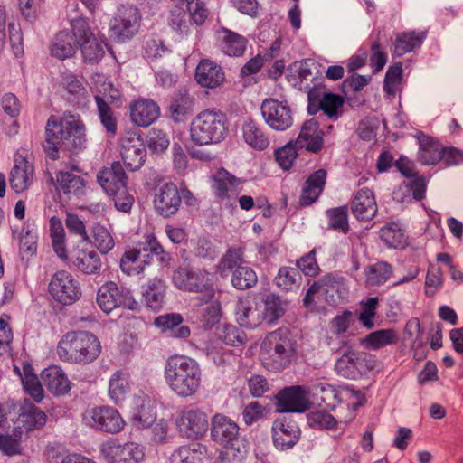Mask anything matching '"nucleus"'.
<instances>
[{
	"mask_svg": "<svg viewBox=\"0 0 463 463\" xmlns=\"http://www.w3.org/2000/svg\"><path fill=\"white\" fill-rule=\"evenodd\" d=\"M77 49L71 33L68 31H60L50 45V53L59 60H65L72 57Z\"/></svg>",
	"mask_w": 463,
	"mask_h": 463,
	"instance_id": "obj_40",
	"label": "nucleus"
},
{
	"mask_svg": "<svg viewBox=\"0 0 463 463\" xmlns=\"http://www.w3.org/2000/svg\"><path fill=\"white\" fill-rule=\"evenodd\" d=\"M106 43L98 36L86 42L79 48L83 58V61L90 64L99 63L105 55Z\"/></svg>",
	"mask_w": 463,
	"mask_h": 463,
	"instance_id": "obj_53",
	"label": "nucleus"
},
{
	"mask_svg": "<svg viewBox=\"0 0 463 463\" xmlns=\"http://www.w3.org/2000/svg\"><path fill=\"white\" fill-rule=\"evenodd\" d=\"M28 148L20 147L14 156V166L10 172L9 183L15 193L27 190L33 184L34 166L30 159Z\"/></svg>",
	"mask_w": 463,
	"mask_h": 463,
	"instance_id": "obj_15",
	"label": "nucleus"
},
{
	"mask_svg": "<svg viewBox=\"0 0 463 463\" xmlns=\"http://www.w3.org/2000/svg\"><path fill=\"white\" fill-rule=\"evenodd\" d=\"M402 65L401 62L390 66L386 71L383 90L388 96L395 97L402 91Z\"/></svg>",
	"mask_w": 463,
	"mask_h": 463,
	"instance_id": "obj_60",
	"label": "nucleus"
},
{
	"mask_svg": "<svg viewBox=\"0 0 463 463\" xmlns=\"http://www.w3.org/2000/svg\"><path fill=\"white\" fill-rule=\"evenodd\" d=\"M365 283L374 287L384 284L392 275V266L385 261H379L367 266L364 269Z\"/></svg>",
	"mask_w": 463,
	"mask_h": 463,
	"instance_id": "obj_47",
	"label": "nucleus"
},
{
	"mask_svg": "<svg viewBox=\"0 0 463 463\" xmlns=\"http://www.w3.org/2000/svg\"><path fill=\"white\" fill-rule=\"evenodd\" d=\"M427 36L425 31H405L396 33L393 43V55L401 57L421 46Z\"/></svg>",
	"mask_w": 463,
	"mask_h": 463,
	"instance_id": "obj_35",
	"label": "nucleus"
},
{
	"mask_svg": "<svg viewBox=\"0 0 463 463\" xmlns=\"http://www.w3.org/2000/svg\"><path fill=\"white\" fill-rule=\"evenodd\" d=\"M399 335L395 329L386 328L369 333L360 340V344L369 350H379L398 342Z\"/></svg>",
	"mask_w": 463,
	"mask_h": 463,
	"instance_id": "obj_38",
	"label": "nucleus"
},
{
	"mask_svg": "<svg viewBox=\"0 0 463 463\" xmlns=\"http://www.w3.org/2000/svg\"><path fill=\"white\" fill-rule=\"evenodd\" d=\"M85 180L71 172L59 171L56 173L55 188L58 193H62L68 198L80 196L84 194Z\"/></svg>",
	"mask_w": 463,
	"mask_h": 463,
	"instance_id": "obj_31",
	"label": "nucleus"
},
{
	"mask_svg": "<svg viewBox=\"0 0 463 463\" xmlns=\"http://www.w3.org/2000/svg\"><path fill=\"white\" fill-rule=\"evenodd\" d=\"M379 299L377 297H372L361 303V312L359 315L360 323L367 329L374 327V317L378 307Z\"/></svg>",
	"mask_w": 463,
	"mask_h": 463,
	"instance_id": "obj_63",
	"label": "nucleus"
},
{
	"mask_svg": "<svg viewBox=\"0 0 463 463\" xmlns=\"http://www.w3.org/2000/svg\"><path fill=\"white\" fill-rule=\"evenodd\" d=\"M215 276L205 269L179 268L174 271L173 282L182 290L200 294L203 303L215 297Z\"/></svg>",
	"mask_w": 463,
	"mask_h": 463,
	"instance_id": "obj_7",
	"label": "nucleus"
},
{
	"mask_svg": "<svg viewBox=\"0 0 463 463\" xmlns=\"http://www.w3.org/2000/svg\"><path fill=\"white\" fill-rule=\"evenodd\" d=\"M271 431L273 444L281 451L292 449L298 442L301 435L297 422L287 417L275 420Z\"/></svg>",
	"mask_w": 463,
	"mask_h": 463,
	"instance_id": "obj_18",
	"label": "nucleus"
},
{
	"mask_svg": "<svg viewBox=\"0 0 463 463\" xmlns=\"http://www.w3.org/2000/svg\"><path fill=\"white\" fill-rule=\"evenodd\" d=\"M265 122L275 130L284 131L293 124V114L287 102L266 99L260 107Z\"/></svg>",
	"mask_w": 463,
	"mask_h": 463,
	"instance_id": "obj_17",
	"label": "nucleus"
},
{
	"mask_svg": "<svg viewBox=\"0 0 463 463\" xmlns=\"http://www.w3.org/2000/svg\"><path fill=\"white\" fill-rule=\"evenodd\" d=\"M194 104V99L186 91L176 93L168 107L170 118L176 123L184 121L193 110Z\"/></svg>",
	"mask_w": 463,
	"mask_h": 463,
	"instance_id": "obj_42",
	"label": "nucleus"
},
{
	"mask_svg": "<svg viewBox=\"0 0 463 463\" xmlns=\"http://www.w3.org/2000/svg\"><path fill=\"white\" fill-rule=\"evenodd\" d=\"M164 378L169 389L178 397L195 395L203 381V370L199 363L184 354H174L167 358Z\"/></svg>",
	"mask_w": 463,
	"mask_h": 463,
	"instance_id": "obj_2",
	"label": "nucleus"
},
{
	"mask_svg": "<svg viewBox=\"0 0 463 463\" xmlns=\"http://www.w3.org/2000/svg\"><path fill=\"white\" fill-rule=\"evenodd\" d=\"M324 131L317 120L311 118L303 123L300 132L294 141L299 149L318 153L324 146Z\"/></svg>",
	"mask_w": 463,
	"mask_h": 463,
	"instance_id": "obj_23",
	"label": "nucleus"
},
{
	"mask_svg": "<svg viewBox=\"0 0 463 463\" xmlns=\"http://www.w3.org/2000/svg\"><path fill=\"white\" fill-rule=\"evenodd\" d=\"M217 48L230 57H241L244 54L248 40L224 26L216 29L214 33Z\"/></svg>",
	"mask_w": 463,
	"mask_h": 463,
	"instance_id": "obj_20",
	"label": "nucleus"
},
{
	"mask_svg": "<svg viewBox=\"0 0 463 463\" xmlns=\"http://www.w3.org/2000/svg\"><path fill=\"white\" fill-rule=\"evenodd\" d=\"M85 425L95 430L117 434L125 426V420L118 411L109 405H100L90 408L82 415Z\"/></svg>",
	"mask_w": 463,
	"mask_h": 463,
	"instance_id": "obj_11",
	"label": "nucleus"
},
{
	"mask_svg": "<svg viewBox=\"0 0 463 463\" xmlns=\"http://www.w3.org/2000/svg\"><path fill=\"white\" fill-rule=\"evenodd\" d=\"M86 145V128L80 117L51 115L48 118L43 149L50 159H58L60 150L78 154Z\"/></svg>",
	"mask_w": 463,
	"mask_h": 463,
	"instance_id": "obj_1",
	"label": "nucleus"
},
{
	"mask_svg": "<svg viewBox=\"0 0 463 463\" xmlns=\"http://www.w3.org/2000/svg\"><path fill=\"white\" fill-rule=\"evenodd\" d=\"M96 301L105 313L121 307L130 310H137L139 307L131 290L124 286H118L113 281H108L99 288Z\"/></svg>",
	"mask_w": 463,
	"mask_h": 463,
	"instance_id": "obj_10",
	"label": "nucleus"
},
{
	"mask_svg": "<svg viewBox=\"0 0 463 463\" xmlns=\"http://www.w3.org/2000/svg\"><path fill=\"white\" fill-rule=\"evenodd\" d=\"M195 80L205 88H216L225 80L222 68L211 60H202L195 70Z\"/></svg>",
	"mask_w": 463,
	"mask_h": 463,
	"instance_id": "obj_29",
	"label": "nucleus"
},
{
	"mask_svg": "<svg viewBox=\"0 0 463 463\" xmlns=\"http://www.w3.org/2000/svg\"><path fill=\"white\" fill-rule=\"evenodd\" d=\"M326 214L328 218L330 229L342 232L345 234L349 232L347 206L344 205L328 209Z\"/></svg>",
	"mask_w": 463,
	"mask_h": 463,
	"instance_id": "obj_61",
	"label": "nucleus"
},
{
	"mask_svg": "<svg viewBox=\"0 0 463 463\" xmlns=\"http://www.w3.org/2000/svg\"><path fill=\"white\" fill-rule=\"evenodd\" d=\"M232 286L241 290L252 288L257 282L255 271L248 266L242 265L238 269H234L232 276Z\"/></svg>",
	"mask_w": 463,
	"mask_h": 463,
	"instance_id": "obj_62",
	"label": "nucleus"
},
{
	"mask_svg": "<svg viewBox=\"0 0 463 463\" xmlns=\"http://www.w3.org/2000/svg\"><path fill=\"white\" fill-rule=\"evenodd\" d=\"M239 426L228 416L216 413L212 418L211 438L221 445H228L237 439Z\"/></svg>",
	"mask_w": 463,
	"mask_h": 463,
	"instance_id": "obj_25",
	"label": "nucleus"
},
{
	"mask_svg": "<svg viewBox=\"0 0 463 463\" xmlns=\"http://www.w3.org/2000/svg\"><path fill=\"white\" fill-rule=\"evenodd\" d=\"M101 254H108L115 247L111 232L103 225L96 223L91 228L90 242Z\"/></svg>",
	"mask_w": 463,
	"mask_h": 463,
	"instance_id": "obj_51",
	"label": "nucleus"
},
{
	"mask_svg": "<svg viewBox=\"0 0 463 463\" xmlns=\"http://www.w3.org/2000/svg\"><path fill=\"white\" fill-rule=\"evenodd\" d=\"M42 379L47 390L55 396L64 395L71 390V382L58 366L45 368L42 372Z\"/></svg>",
	"mask_w": 463,
	"mask_h": 463,
	"instance_id": "obj_34",
	"label": "nucleus"
},
{
	"mask_svg": "<svg viewBox=\"0 0 463 463\" xmlns=\"http://www.w3.org/2000/svg\"><path fill=\"white\" fill-rule=\"evenodd\" d=\"M120 156L130 171L138 170L146 158V148L140 136L129 134L121 138Z\"/></svg>",
	"mask_w": 463,
	"mask_h": 463,
	"instance_id": "obj_19",
	"label": "nucleus"
},
{
	"mask_svg": "<svg viewBox=\"0 0 463 463\" xmlns=\"http://www.w3.org/2000/svg\"><path fill=\"white\" fill-rule=\"evenodd\" d=\"M148 257L149 254L144 252L143 247L139 249H130L123 254L120 260V269L128 275L137 274L143 269L141 263H149V261L146 260V258Z\"/></svg>",
	"mask_w": 463,
	"mask_h": 463,
	"instance_id": "obj_45",
	"label": "nucleus"
},
{
	"mask_svg": "<svg viewBox=\"0 0 463 463\" xmlns=\"http://www.w3.org/2000/svg\"><path fill=\"white\" fill-rule=\"evenodd\" d=\"M296 356V342L288 328L269 332L261 342L260 357L269 371H283L290 366Z\"/></svg>",
	"mask_w": 463,
	"mask_h": 463,
	"instance_id": "obj_3",
	"label": "nucleus"
},
{
	"mask_svg": "<svg viewBox=\"0 0 463 463\" xmlns=\"http://www.w3.org/2000/svg\"><path fill=\"white\" fill-rule=\"evenodd\" d=\"M136 403L137 409L133 415V420L138 425V428L150 426L156 419L154 410L150 405V399L146 395L138 396L136 398Z\"/></svg>",
	"mask_w": 463,
	"mask_h": 463,
	"instance_id": "obj_57",
	"label": "nucleus"
},
{
	"mask_svg": "<svg viewBox=\"0 0 463 463\" xmlns=\"http://www.w3.org/2000/svg\"><path fill=\"white\" fill-rule=\"evenodd\" d=\"M344 105V97L339 94L326 92L322 96L318 109L330 119L336 120L343 114Z\"/></svg>",
	"mask_w": 463,
	"mask_h": 463,
	"instance_id": "obj_52",
	"label": "nucleus"
},
{
	"mask_svg": "<svg viewBox=\"0 0 463 463\" xmlns=\"http://www.w3.org/2000/svg\"><path fill=\"white\" fill-rule=\"evenodd\" d=\"M49 232L53 250L60 259L67 260L66 234L61 220L59 217L52 216L50 218Z\"/></svg>",
	"mask_w": 463,
	"mask_h": 463,
	"instance_id": "obj_43",
	"label": "nucleus"
},
{
	"mask_svg": "<svg viewBox=\"0 0 463 463\" xmlns=\"http://www.w3.org/2000/svg\"><path fill=\"white\" fill-rule=\"evenodd\" d=\"M263 320L268 324H272L283 317L286 312L288 303L280 297L275 294L267 295L264 299Z\"/></svg>",
	"mask_w": 463,
	"mask_h": 463,
	"instance_id": "obj_50",
	"label": "nucleus"
},
{
	"mask_svg": "<svg viewBox=\"0 0 463 463\" xmlns=\"http://www.w3.org/2000/svg\"><path fill=\"white\" fill-rule=\"evenodd\" d=\"M298 149L296 143L291 141L275 151L276 161L281 168L288 170L292 167L298 156Z\"/></svg>",
	"mask_w": 463,
	"mask_h": 463,
	"instance_id": "obj_64",
	"label": "nucleus"
},
{
	"mask_svg": "<svg viewBox=\"0 0 463 463\" xmlns=\"http://www.w3.org/2000/svg\"><path fill=\"white\" fill-rule=\"evenodd\" d=\"M141 20V13L136 5H121L109 23L110 39L118 43L131 40L137 33Z\"/></svg>",
	"mask_w": 463,
	"mask_h": 463,
	"instance_id": "obj_9",
	"label": "nucleus"
},
{
	"mask_svg": "<svg viewBox=\"0 0 463 463\" xmlns=\"http://www.w3.org/2000/svg\"><path fill=\"white\" fill-rule=\"evenodd\" d=\"M182 198L177 186L173 183L164 184L155 194L156 211L164 217H170L177 213Z\"/></svg>",
	"mask_w": 463,
	"mask_h": 463,
	"instance_id": "obj_21",
	"label": "nucleus"
},
{
	"mask_svg": "<svg viewBox=\"0 0 463 463\" xmlns=\"http://www.w3.org/2000/svg\"><path fill=\"white\" fill-rule=\"evenodd\" d=\"M100 453L108 463H140L145 457L143 446L135 442L120 444L115 439L103 442Z\"/></svg>",
	"mask_w": 463,
	"mask_h": 463,
	"instance_id": "obj_13",
	"label": "nucleus"
},
{
	"mask_svg": "<svg viewBox=\"0 0 463 463\" xmlns=\"http://www.w3.org/2000/svg\"><path fill=\"white\" fill-rule=\"evenodd\" d=\"M71 33L77 48L97 36L91 30L88 20L83 17H78L71 21Z\"/></svg>",
	"mask_w": 463,
	"mask_h": 463,
	"instance_id": "obj_59",
	"label": "nucleus"
},
{
	"mask_svg": "<svg viewBox=\"0 0 463 463\" xmlns=\"http://www.w3.org/2000/svg\"><path fill=\"white\" fill-rule=\"evenodd\" d=\"M129 391L130 385L128 373L122 371L115 372L109 380V396L110 400L115 404H118L126 400Z\"/></svg>",
	"mask_w": 463,
	"mask_h": 463,
	"instance_id": "obj_44",
	"label": "nucleus"
},
{
	"mask_svg": "<svg viewBox=\"0 0 463 463\" xmlns=\"http://www.w3.org/2000/svg\"><path fill=\"white\" fill-rule=\"evenodd\" d=\"M167 24L181 38L189 35L191 33L192 24L187 20L185 10L179 5H175L169 11Z\"/></svg>",
	"mask_w": 463,
	"mask_h": 463,
	"instance_id": "obj_48",
	"label": "nucleus"
},
{
	"mask_svg": "<svg viewBox=\"0 0 463 463\" xmlns=\"http://www.w3.org/2000/svg\"><path fill=\"white\" fill-rule=\"evenodd\" d=\"M244 263L242 249L232 247L222 257L217 265V270L222 277H226L229 273H233L234 269H238Z\"/></svg>",
	"mask_w": 463,
	"mask_h": 463,
	"instance_id": "obj_49",
	"label": "nucleus"
},
{
	"mask_svg": "<svg viewBox=\"0 0 463 463\" xmlns=\"http://www.w3.org/2000/svg\"><path fill=\"white\" fill-rule=\"evenodd\" d=\"M48 289L52 297L63 305L74 303L81 295L79 281L66 270H59L52 275Z\"/></svg>",
	"mask_w": 463,
	"mask_h": 463,
	"instance_id": "obj_14",
	"label": "nucleus"
},
{
	"mask_svg": "<svg viewBox=\"0 0 463 463\" xmlns=\"http://www.w3.org/2000/svg\"><path fill=\"white\" fill-rule=\"evenodd\" d=\"M67 260L79 271L87 275L99 273L102 267L101 259L98 252L90 248L85 249L77 246L68 255Z\"/></svg>",
	"mask_w": 463,
	"mask_h": 463,
	"instance_id": "obj_24",
	"label": "nucleus"
},
{
	"mask_svg": "<svg viewBox=\"0 0 463 463\" xmlns=\"http://www.w3.org/2000/svg\"><path fill=\"white\" fill-rule=\"evenodd\" d=\"M242 137L247 145L257 150H264L269 146V136L262 126L250 118L242 126Z\"/></svg>",
	"mask_w": 463,
	"mask_h": 463,
	"instance_id": "obj_37",
	"label": "nucleus"
},
{
	"mask_svg": "<svg viewBox=\"0 0 463 463\" xmlns=\"http://www.w3.org/2000/svg\"><path fill=\"white\" fill-rule=\"evenodd\" d=\"M97 180L105 193L112 198L117 210L129 213L134 197L127 187V175L119 162H113L109 167L101 169Z\"/></svg>",
	"mask_w": 463,
	"mask_h": 463,
	"instance_id": "obj_6",
	"label": "nucleus"
},
{
	"mask_svg": "<svg viewBox=\"0 0 463 463\" xmlns=\"http://www.w3.org/2000/svg\"><path fill=\"white\" fill-rule=\"evenodd\" d=\"M228 133L226 115L217 109L199 112L190 125V137L197 146L221 143Z\"/></svg>",
	"mask_w": 463,
	"mask_h": 463,
	"instance_id": "obj_5",
	"label": "nucleus"
},
{
	"mask_svg": "<svg viewBox=\"0 0 463 463\" xmlns=\"http://www.w3.org/2000/svg\"><path fill=\"white\" fill-rule=\"evenodd\" d=\"M327 178V172L320 168L308 175L302 185L299 204L309 206L317 201L323 193Z\"/></svg>",
	"mask_w": 463,
	"mask_h": 463,
	"instance_id": "obj_28",
	"label": "nucleus"
},
{
	"mask_svg": "<svg viewBox=\"0 0 463 463\" xmlns=\"http://www.w3.org/2000/svg\"><path fill=\"white\" fill-rule=\"evenodd\" d=\"M183 317L178 313H169L158 316L154 320V325L162 333L169 334L171 337L186 339L191 335L189 326H183Z\"/></svg>",
	"mask_w": 463,
	"mask_h": 463,
	"instance_id": "obj_30",
	"label": "nucleus"
},
{
	"mask_svg": "<svg viewBox=\"0 0 463 463\" xmlns=\"http://www.w3.org/2000/svg\"><path fill=\"white\" fill-rule=\"evenodd\" d=\"M19 420L28 431L43 428L47 421V415L33 403L25 402L20 410Z\"/></svg>",
	"mask_w": 463,
	"mask_h": 463,
	"instance_id": "obj_41",
	"label": "nucleus"
},
{
	"mask_svg": "<svg viewBox=\"0 0 463 463\" xmlns=\"http://www.w3.org/2000/svg\"><path fill=\"white\" fill-rule=\"evenodd\" d=\"M57 354L63 362L87 364L96 360L101 353L99 338L88 331H71L59 341Z\"/></svg>",
	"mask_w": 463,
	"mask_h": 463,
	"instance_id": "obj_4",
	"label": "nucleus"
},
{
	"mask_svg": "<svg viewBox=\"0 0 463 463\" xmlns=\"http://www.w3.org/2000/svg\"><path fill=\"white\" fill-rule=\"evenodd\" d=\"M418 160L423 165H437L440 162L441 143L430 136L420 133L418 137Z\"/></svg>",
	"mask_w": 463,
	"mask_h": 463,
	"instance_id": "obj_32",
	"label": "nucleus"
},
{
	"mask_svg": "<svg viewBox=\"0 0 463 463\" xmlns=\"http://www.w3.org/2000/svg\"><path fill=\"white\" fill-rule=\"evenodd\" d=\"M21 379L25 392L36 402H40L44 397L43 388L37 375L33 373V367L31 365L27 364L24 366Z\"/></svg>",
	"mask_w": 463,
	"mask_h": 463,
	"instance_id": "obj_54",
	"label": "nucleus"
},
{
	"mask_svg": "<svg viewBox=\"0 0 463 463\" xmlns=\"http://www.w3.org/2000/svg\"><path fill=\"white\" fill-rule=\"evenodd\" d=\"M350 208L359 222L373 220L378 211L374 193L369 188L358 190L351 200Z\"/></svg>",
	"mask_w": 463,
	"mask_h": 463,
	"instance_id": "obj_22",
	"label": "nucleus"
},
{
	"mask_svg": "<svg viewBox=\"0 0 463 463\" xmlns=\"http://www.w3.org/2000/svg\"><path fill=\"white\" fill-rule=\"evenodd\" d=\"M175 425L182 437L200 439L209 429L208 415L200 408L187 407L179 412Z\"/></svg>",
	"mask_w": 463,
	"mask_h": 463,
	"instance_id": "obj_12",
	"label": "nucleus"
},
{
	"mask_svg": "<svg viewBox=\"0 0 463 463\" xmlns=\"http://www.w3.org/2000/svg\"><path fill=\"white\" fill-rule=\"evenodd\" d=\"M212 178L214 194L220 199L236 196L242 191L244 181L237 178L224 168L218 169Z\"/></svg>",
	"mask_w": 463,
	"mask_h": 463,
	"instance_id": "obj_27",
	"label": "nucleus"
},
{
	"mask_svg": "<svg viewBox=\"0 0 463 463\" xmlns=\"http://www.w3.org/2000/svg\"><path fill=\"white\" fill-rule=\"evenodd\" d=\"M236 316L240 325L248 328H255L263 321L262 314L257 309L255 303L248 298L239 300Z\"/></svg>",
	"mask_w": 463,
	"mask_h": 463,
	"instance_id": "obj_39",
	"label": "nucleus"
},
{
	"mask_svg": "<svg viewBox=\"0 0 463 463\" xmlns=\"http://www.w3.org/2000/svg\"><path fill=\"white\" fill-rule=\"evenodd\" d=\"M346 340H342L339 349L346 347L342 355L335 363V372L337 375L350 380H356L366 375L378 366L376 357L369 353L358 351L348 346Z\"/></svg>",
	"mask_w": 463,
	"mask_h": 463,
	"instance_id": "obj_8",
	"label": "nucleus"
},
{
	"mask_svg": "<svg viewBox=\"0 0 463 463\" xmlns=\"http://www.w3.org/2000/svg\"><path fill=\"white\" fill-rule=\"evenodd\" d=\"M1 107L4 112L9 116V119H4V130L6 135L14 136L18 133L19 124L17 117L20 114L21 104L18 98L13 93H5L1 98Z\"/></svg>",
	"mask_w": 463,
	"mask_h": 463,
	"instance_id": "obj_36",
	"label": "nucleus"
},
{
	"mask_svg": "<svg viewBox=\"0 0 463 463\" xmlns=\"http://www.w3.org/2000/svg\"><path fill=\"white\" fill-rule=\"evenodd\" d=\"M132 122L138 127H148L160 116L158 104L150 99H138L129 108Z\"/></svg>",
	"mask_w": 463,
	"mask_h": 463,
	"instance_id": "obj_26",
	"label": "nucleus"
},
{
	"mask_svg": "<svg viewBox=\"0 0 463 463\" xmlns=\"http://www.w3.org/2000/svg\"><path fill=\"white\" fill-rule=\"evenodd\" d=\"M165 285L160 279L155 278L149 281L143 296L147 307L159 311L165 304Z\"/></svg>",
	"mask_w": 463,
	"mask_h": 463,
	"instance_id": "obj_46",
	"label": "nucleus"
},
{
	"mask_svg": "<svg viewBox=\"0 0 463 463\" xmlns=\"http://www.w3.org/2000/svg\"><path fill=\"white\" fill-rule=\"evenodd\" d=\"M308 387L293 385L280 390L277 396L278 411L281 412H305L311 405Z\"/></svg>",
	"mask_w": 463,
	"mask_h": 463,
	"instance_id": "obj_16",
	"label": "nucleus"
},
{
	"mask_svg": "<svg viewBox=\"0 0 463 463\" xmlns=\"http://www.w3.org/2000/svg\"><path fill=\"white\" fill-rule=\"evenodd\" d=\"M381 240L391 248L399 249L406 245V236L400 225L391 222L380 230Z\"/></svg>",
	"mask_w": 463,
	"mask_h": 463,
	"instance_id": "obj_55",
	"label": "nucleus"
},
{
	"mask_svg": "<svg viewBox=\"0 0 463 463\" xmlns=\"http://www.w3.org/2000/svg\"><path fill=\"white\" fill-rule=\"evenodd\" d=\"M301 279V275L297 268L281 267L274 281L280 289L289 291L298 288Z\"/></svg>",
	"mask_w": 463,
	"mask_h": 463,
	"instance_id": "obj_56",
	"label": "nucleus"
},
{
	"mask_svg": "<svg viewBox=\"0 0 463 463\" xmlns=\"http://www.w3.org/2000/svg\"><path fill=\"white\" fill-rule=\"evenodd\" d=\"M94 99L102 126L108 133L115 136L118 131V121L114 111L102 97L96 95Z\"/></svg>",
	"mask_w": 463,
	"mask_h": 463,
	"instance_id": "obj_58",
	"label": "nucleus"
},
{
	"mask_svg": "<svg viewBox=\"0 0 463 463\" xmlns=\"http://www.w3.org/2000/svg\"><path fill=\"white\" fill-rule=\"evenodd\" d=\"M208 458L207 447L194 443L175 449L169 458V463H204Z\"/></svg>",
	"mask_w": 463,
	"mask_h": 463,
	"instance_id": "obj_33",
	"label": "nucleus"
}]
</instances>
